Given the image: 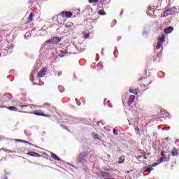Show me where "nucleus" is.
Wrapping results in <instances>:
<instances>
[{
	"instance_id": "nucleus-1",
	"label": "nucleus",
	"mask_w": 179,
	"mask_h": 179,
	"mask_svg": "<svg viewBox=\"0 0 179 179\" xmlns=\"http://www.w3.org/2000/svg\"><path fill=\"white\" fill-rule=\"evenodd\" d=\"M55 110L54 106H49L46 107H43V110H40V112H43L45 115H49V117H51V115L53 114Z\"/></svg>"
},
{
	"instance_id": "nucleus-2",
	"label": "nucleus",
	"mask_w": 179,
	"mask_h": 179,
	"mask_svg": "<svg viewBox=\"0 0 179 179\" xmlns=\"http://www.w3.org/2000/svg\"><path fill=\"white\" fill-rule=\"evenodd\" d=\"M88 158V153L82 152L77 157L76 161L78 163H87V159Z\"/></svg>"
},
{
	"instance_id": "nucleus-3",
	"label": "nucleus",
	"mask_w": 179,
	"mask_h": 179,
	"mask_svg": "<svg viewBox=\"0 0 179 179\" xmlns=\"http://www.w3.org/2000/svg\"><path fill=\"white\" fill-rule=\"evenodd\" d=\"M60 37H52L49 41H47V44L50 45H57L62 41Z\"/></svg>"
},
{
	"instance_id": "nucleus-4",
	"label": "nucleus",
	"mask_w": 179,
	"mask_h": 179,
	"mask_svg": "<svg viewBox=\"0 0 179 179\" xmlns=\"http://www.w3.org/2000/svg\"><path fill=\"white\" fill-rule=\"evenodd\" d=\"M41 110H38V112H23V113H27V114H31V115H38V116H43L45 117H49L50 115H45V113L43 112H40Z\"/></svg>"
},
{
	"instance_id": "nucleus-5",
	"label": "nucleus",
	"mask_w": 179,
	"mask_h": 179,
	"mask_svg": "<svg viewBox=\"0 0 179 179\" xmlns=\"http://www.w3.org/2000/svg\"><path fill=\"white\" fill-rule=\"evenodd\" d=\"M177 8L176 7L171 8V9L166 10L164 13V16L166 17L168 15H175Z\"/></svg>"
},
{
	"instance_id": "nucleus-6",
	"label": "nucleus",
	"mask_w": 179,
	"mask_h": 179,
	"mask_svg": "<svg viewBox=\"0 0 179 179\" xmlns=\"http://www.w3.org/2000/svg\"><path fill=\"white\" fill-rule=\"evenodd\" d=\"M60 14L66 19H69L71 17H73V13H72V11H62V13H60Z\"/></svg>"
},
{
	"instance_id": "nucleus-7",
	"label": "nucleus",
	"mask_w": 179,
	"mask_h": 179,
	"mask_svg": "<svg viewBox=\"0 0 179 179\" xmlns=\"http://www.w3.org/2000/svg\"><path fill=\"white\" fill-rule=\"evenodd\" d=\"M48 71V68L46 66H43L42 69L39 71L38 73V78H43L45 75H46Z\"/></svg>"
},
{
	"instance_id": "nucleus-8",
	"label": "nucleus",
	"mask_w": 179,
	"mask_h": 179,
	"mask_svg": "<svg viewBox=\"0 0 179 179\" xmlns=\"http://www.w3.org/2000/svg\"><path fill=\"white\" fill-rule=\"evenodd\" d=\"M57 21L59 24H62L66 22V19H65L64 17L62 15H61V13H59L57 15Z\"/></svg>"
},
{
	"instance_id": "nucleus-9",
	"label": "nucleus",
	"mask_w": 179,
	"mask_h": 179,
	"mask_svg": "<svg viewBox=\"0 0 179 179\" xmlns=\"http://www.w3.org/2000/svg\"><path fill=\"white\" fill-rule=\"evenodd\" d=\"M171 153L173 157H176L179 155V150L176 147H173Z\"/></svg>"
},
{
	"instance_id": "nucleus-10",
	"label": "nucleus",
	"mask_w": 179,
	"mask_h": 179,
	"mask_svg": "<svg viewBox=\"0 0 179 179\" xmlns=\"http://www.w3.org/2000/svg\"><path fill=\"white\" fill-rule=\"evenodd\" d=\"M135 99H136V96L135 95H131L129 96V101H128V104H129V106L130 107H132V105L134 103Z\"/></svg>"
},
{
	"instance_id": "nucleus-11",
	"label": "nucleus",
	"mask_w": 179,
	"mask_h": 179,
	"mask_svg": "<svg viewBox=\"0 0 179 179\" xmlns=\"http://www.w3.org/2000/svg\"><path fill=\"white\" fill-rule=\"evenodd\" d=\"M8 30H0V41H2L3 38L6 37Z\"/></svg>"
},
{
	"instance_id": "nucleus-12",
	"label": "nucleus",
	"mask_w": 179,
	"mask_h": 179,
	"mask_svg": "<svg viewBox=\"0 0 179 179\" xmlns=\"http://www.w3.org/2000/svg\"><path fill=\"white\" fill-rule=\"evenodd\" d=\"M99 176L102 178H110L111 175L110 173L106 171H102L100 173Z\"/></svg>"
},
{
	"instance_id": "nucleus-13",
	"label": "nucleus",
	"mask_w": 179,
	"mask_h": 179,
	"mask_svg": "<svg viewBox=\"0 0 179 179\" xmlns=\"http://www.w3.org/2000/svg\"><path fill=\"white\" fill-rule=\"evenodd\" d=\"M34 15H35V13H34V12H31V13H30L29 17H28V18H27V20L26 24H29V23H30L31 22H32Z\"/></svg>"
},
{
	"instance_id": "nucleus-14",
	"label": "nucleus",
	"mask_w": 179,
	"mask_h": 179,
	"mask_svg": "<svg viewBox=\"0 0 179 179\" xmlns=\"http://www.w3.org/2000/svg\"><path fill=\"white\" fill-rule=\"evenodd\" d=\"M173 30H174L173 27H169L164 29V33L169 34L170 33H172L173 31Z\"/></svg>"
},
{
	"instance_id": "nucleus-15",
	"label": "nucleus",
	"mask_w": 179,
	"mask_h": 179,
	"mask_svg": "<svg viewBox=\"0 0 179 179\" xmlns=\"http://www.w3.org/2000/svg\"><path fill=\"white\" fill-rule=\"evenodd\" d=\"M138 92H139V88H129V92L131 94L137 95Z\"/></svg>"
},
{
	"instance_id": "nucleus-16",
	"label": "nucleus",
	"mask_w": 179,
	"mask_h": 179,
	"mask_svg": "<svg viewBox=\"0 0 179 179\" xmlns=\"http://www.w3.org/2000/svg\"><path fill=\"white\" fill-rule=\"evenodd\" d=\"M3 99L5 101H8L12 99V95L10 94H4Z\"/></svg>"
},
{
	"instance_id": "nucleus-17",
	"label": "nucleus",
	"mask_w": 179,
	"mask_h": 179,
	"mask_svg": "<svg viewBox=\"0 0 179 179\" xmlns=\"http://www.w3.org/2000/svg\"><path fill=\"white\" fill-rule=\"evenodd\" d=\"M29 106H30L31 109H36V108H40V106H34V105L21 106L20 108H24V107L27 108V107H29Z\"/></svg>"
},
{
	"instance_id": "nucleus-18",
	"label": "nucleus",
	"mask_w": 179,
	"mask_h": 179,
	"mask_svg": "<svg viewBox=\"0 0 179 179\" xmlns=\"http://www.w3.org/2000/svg\"><path fill=\"white\" fill-rule=\"evenodd\" d=\"M125 162V156L124 155H122L120 157L117 163L118 164H122Z\"/></svg>"
},
{
	"instance_id": "nucleus-19",
	"label": "nucleus",
	"mask_w": 179,
	"mask_h": 179,
	"mask_svg": "<svg viewBox=\"0 0 179 179\" xmlns=\"http://www.w3.org/2000/svg\"><path fill=\"white\" fill-rule=\"evenodd\" d=\"M51 157H52L53 159H55V160H56V161H57V162H60V161H61V159H59V157H58L56 154L52 153V154H51Z\"/></svg>"
},
{
	"instance_id": "nucleus-20",
	"label": "nucleus",
	"mask_w": 179,
	"mask_h": 179,
	"mask_svg": "<svg viewBox=\"0 0 179 179\" xmlns=\"http://www.w3.org/2000/svg\"><path fill=\"white\" fill-rule=\"evenodd\" d=\"M165 40H166L165 35H162V36L159 38L158 42L163 43L165 41Z\"/></svg>"
},
{
	"instance_id": "nucleus-21",
	"label": "nucleus",
	"mask_w": 179,
	"mask_h": 179,
	"mask_svg": "<svg viewBox=\"0 0 179 179\" xmlns=\"http://www.w3.org/2000/svg\"><path fill=\"white\" fill-rule=\"evenodd\" d=\"M65 27H66L67 29L72 28L73 27V23L72 22L66 23L65 25Z\"/></svg>"
},
{
	"instance_id": "nucleus-22",
	"label": "nucleus",
	"mask_w": 179,
	"mask_h": 179,
	"mask_svg": "<svg viewBox=\"0 0 179 179\" xmlns=\"http://www.w3.org/2000/svg\"><path fill=\"white\" fill-rule=\"evenodd\" d=\"M162 47V43L157 42V44L156 45L157 50H159Z\"/></svg>"
},
{
	"instance_id": "nucleus-23",
	"label": "nucleus",
	"mask_w": 179,
	"mask_h": 179,
	"mask_svg": "<svg viewBox=\"0 0 179 179\" xmlns=\"http://www.w3.org/2000/svg\"><path fill=\"white\" fill-rule=\"evenodd\" d=\"M36 155H37V154L35 153V152H28V153L27 154V156H30V157H36Z\"/></svg>"
},
{
	"instance_id": "nucleus-24",
	"label": "nucleus",
	"mask_w": 179,
	"mask_h": 179,
	"mask_svg": "<svg viewBox=\"0 0 179 179\" xmlns=\"http://www.w3.org/2000/svg\"><path fill=\"white\" fill-rule=\"evenodd\" d=\"M161 155H162V157H161V160H162V161H164L165 160V159H166V157H165V155H164V152H161Z\"/></svg>"
},
{
	"instance_id": "nucleus-25",
	"label": "nucleus",
	"mask_w": 179,
	"mask_h": 179,
	"mask_svg": "<svg viewBox=\"0 0 179 179\" xmlns=\"http://www.w3.org/2000/svg\"><path fill=\"white\" fill-rule=\"evenodd\" d=\"M135 132H136V134L137 135H139V134H141L139 127H135Z\"/></svg>"
},
{
	"instance_id": "nucleus-26",
	"label": "nucleus",
	"mask_w": 179,
	"mask_h": 179,
	"mask_svg": "<svg viewBox=\"0 0 179 179\" xmlns=\"http://www.w3.org/2000/svg\"><path fill=\"white\" fill-rule=\"evenodd\" d=\"M15 141L16 142H20V143H27V144H30V143H29L28 141H22V140L15 139Z\"/></svg>"
},
{
	"instance_id": "nucleus-27",
	"label": "nucleus",
	"mask_w": 179,
	"mask_h": 179,
	"mask_svg": "<svg viewBox=\"0 0 179 179\" xmlns=\"http://www.w3.org/2000/svg\"><path fill=\"white\" fill-rule=\"evenodd\" d=\"M153 170H154V169L152 168V166H148V167L146 168L145 171L146 172H150V171H152Z\"/></svg>"
},
{
	"instance_id": "nucleus-28",
	"label": "nucleus",
	"mask_w": 179,
	"mask_h": 179,
	"mask_svg": "<svg viewBox=\"0 0 179 179\" xmlns=\"http://www.w3.org/2000/svg\"><path fill=\"white\" fill-rule=\"evenodd\" d=\"M7 109L10 110H17V108L15 106H9L7 108Z\"/></svg>"
},
{
	"instance_id": "nucleus-29",
	"label": "nucleus",
	"mask_w": 179,
	"mask_h": 179,
	"mask_svg": "<svg viewBox=\"0 0 179 179\" xmlns=\"http://www.w3.org/2000/svg\"><path fill=\"white\" fill-rule=\"evenodd\" d=\"M93 138L96 140H100L99 136L98 134H93Z\"/></svg>"
},
{
	"instance_id": "nucleus-30",
	"label": "nucleus",
	"mask_w": 179,
	"mask_h": 179,
	"mask_svg": "<svg viewBox=\"0 0 179 179\" xmlns=\"http://www.w3.org/2000/svg\"><path fill=\"white\" fill-rule=\"evenodd\" d=\"M141 152H140V155H143V157L147 156V153L144 151H143L142 150H139Z\"/></svg>"
},
{
	"instance_id": "nucleus-31",
	"label": "nucleus",
	"mask_w": 179,
	"mask_h": 179,
	"mask_svg": "<svg viewBox=\"0 0 179 179\" xmlns=\"http://www.w3.org/2000/svg\"><path fill=\"white\" fill-rule=\"evenodd\" d=\"M99 15H106V11H103V10H100L99 11Z\"/></svg>"
},
{
	"instance_id": "nucleus-32",
	"label": "nucleus",
	"mask_w": 179,
	"mask_h": 179,
	"mask_svg": "<svg viewBox=\"0 0 179 179\" xmlns=\"http://www.w3.org/2000/svg\"><path fill=\"white\" fill-rule=\"evenodd\" d=\"M99 2V0H89L90 3H96Z\"/></svg>"
},
{
	"instance_id": "nucleus-33",
	"label": "nucleus",
	"mask_w": 179,
	"mask_h": 179,
	"mask_svg": "<svg viewBox=\"0 0 179 179\" xmlns=\"http://www.w3.org/2000/svg\"><path fill=\"white\" fill-rule=\"evenodd\" d=\"M60 127L63 128L64 129L68 130L69 127L64 124H60Z\"/></svg>"
},
{
	"instance_id": "nucleus-34",
	"label": "nucleus",
	"mask_w": 179,
	"mask_h": 179,
	"mask_svg": "<svg viewBox=\"0 0 179 179\" xmlns=\"http://www.w3.org/2000/svg\"><path fill=\"white\" fill-rule=\"evenodd\" d=\"M113 135H115V136H118V134H119L118 131H117L116 129L113 130Z\"/></svg>"
},
{
	"instance_id": "nucleus-35",
	"label": "nucleus",
	"mask_w": 179,
	"mask_h": 179,
	"mask_svg": "<svg viewBox=\"0 0 179 179\" xmlns=\"http://www.w3.org/2000/svg\"><path fill=\"white\" fill-rule=\"evenodd\" d=\"M60 52L63 54H67L68 51L66 50H60Z\"/></svg>"
},
{
	"instance_id": "nucleus-36",
	"label": "nucleus",
	"mask_w": 179,
	"mask_h": 179,
	"mask_svg": "<svg viewBox=\"0 0 179 179\" xmlns=\"http://www.w3.org/2000/svg\"><path fill=\"white\" fill-rule=\"evenodd\" d=\"M102 124V123L100 121H98L96 123V125L98 127H101V125Z\"/></svg>"
},
{
	"instance_id": "nucleus-37",
	"label": "nucleus",
	"mask_w": 179,
	"mask_h": 179,
	"mask_svg": "<svg viewBox=\"0 0 179 179\" xmlns=\"http://www.w3.org/2000/svg\"><path fill=\"white\" fill-rule=\"evenodd\" d=\"M142 157H143V156L138 155V156L136 157V159L138 160V161H140V159H141Z\"/></svg>"
},
{
	"instance_id": "nucleus-38",
	"label": "nucleus",
	"mask_w": 179,
	"mask_h": 179,
	"mask_svg": "<svg viewBox=\"0 0 179 179\" xmlns=\"http://www.w3.org/2000/svg\"><path fill=\"white\" fill-rule=\"evenodd\" d=\"M6 152L8 153H16V152L10 151V150H7Z\"/></svg>"
},
{
	"instance_id": "nucleus-39",
	"label": "nucleus",
	"mask_w": 179,
	"mask_h": 179,
	"mask_svg": "<svg viewBox=\"0 0 179 179\" xmlns=\"http://www.w3.org/2000/svg\"><path fill=\"white\" fill-rule=\"evenodd\" d=\"M62 75V71H59L58 72V76H61Z\"/></svg>"
},
{
	"instance_id": "nucleus-40",
	"label": "nucleus",
	"mask_w": 179,
	"mask_h": 179,
	"mask_svg": "<svg viewBox=\"0 0 179 179\" xmlns=\"http://www.w3.org/2000/svg\"><path fill=\"white\" fill-rule=\"evenodd\" d=\"M30 80H31V81H34V78L33 77V75H31Z\"/></svg>"
},
{
	"instance_id": "nucleus-41",
	"label": "nucleus",
	"mask_w": 179,
	"mask_h": 179,
	"mask_svg": "<svg viewBox=\"0 0 179 179\" xmlns=\"http://www.w3.org/2000/svg\"><path fill=\"white\" fill-rule=\"evenodd\" d=\"M90 38V34H87L85 35V38Z\"/></svg>"
},
{
	"instance_id": "nucleus-42",
	"label": "nucleus",
	"mask_w": 179,
	"mask_h": 179,
	"mask_svg": "<svg viewBox=\"0 0 179 179\" xmlns=\"http://www.w3.org/2000/svg\"><path fill=\"white\" fill-rule=\"evenodd\" d=\"M156 165H157V164H156L155 163L152 164V167H155Z\"/></svg>"
},
{
	"instance_id": "nucleus-43",
	"label": "nucleus",
	"mask_w": 179,
	"mask_h": 179,
	"mask_svg": "<svg viewBox=\"0 0 179 179\" xmlns=\"http://www.w3.org/2000/svg\"><path fill=\"white\" fill-rule=\"evenodd\" d=\"M143 80V78H140L138 79V81H141V80Z\"/></svg>"
},
{
	"instance_id": "nucleus-44",
	"label": "nucleus",
	"mask_w": 179,
	"mask_h": 179,
	"mask_svg": "<svg viewBox=\"0 0 179 179\" xmlns=\"http://www.w3.org/2000/svg\"><path fill=\"white\" fill-rule=\"evenodd\" d=\"M150 153H146V156H150Z\"/></svg>"
},
{
	"instance_id": "nucleus-45",
	"label": "nucleus",
	"mask_w": 179,
	"mask_h": 179,
	"mask_svg": "<svg viewBox=\"0 0 179 179\" xmlns=\"http://www.w3.org/2000/svg\"><path fill=\"white\" fill-rule=\"evenodd\" d=\"M143 159H148V157H143Z\"/></svg>"
},
{
	"instance_id": "nucleus-46",
	"label": "nucleus",
	"mask_w": 179,
	"mask_h": 179,
	"mask_svg": "<svg viewBox=\"0 0 179 179\" xmlns=\"http://www.w3.org/2000/svg\"><path fill=\"white\" fill-rule=\"evenodd\" d=\"M169 140V137H166V138H165V141H168Z\"/></svg>"
},
{
	"instance_id": "nucleus-47",
	"label": "nucleus",
	"mask_w": 179,
	"mask_h": 179,
	"mask_svg": "<svg viewBox=\"0 0 179 179\" xmlns=\"http://www.w3.org/2000/svg\"><path fill=\"white\" fill-rule=\"evenodd\" d=\"M104 0H99L100 3H102Z\"/></svg>"
},
{
	"instance_id": "nucleus-48",
	"label": "nucleus",
	"mask_w": 179,
	"mask_h": 179,
	"mask_svg": "<svg viewBox=\"0 0 179 179\" xmlns=\"http://www.w3.org/2000/svg\"><path fill=\"white\" fill-rule=\"evenodd\" d=\"M3 179H8V178H7V177H5Z\"/></svg>"
},
{
	"instance_id": "nucleus-49",
	"label": "nucleus",
	"mask_w": 179,
	"mask_h": 179,
	"mask_svg": "<svg viewBox=\"0 0 179 179\" xmlns=\"http://www.w3.org/2000/svg\"><path fill=\"white\" fill-rule=\"evenodd\" d=\"M106 179H114V178H106Z\"/></svg>"
}]
</instances>
